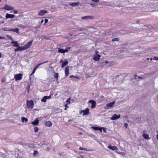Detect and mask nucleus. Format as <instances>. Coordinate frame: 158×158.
<instances>
[{
    "mask_svg": "<svg viewBox=\"0 0 158 158\" xmlns=\"http://www.w3.org/2000/svg\"><path fill=\"white\" fill-rule=\"evenodd\" d=\"M1 1V0H0V2Z\"/></svg>",
    "mask_w": 158,
    "mask_h": 158,
    "instance_id": "680f3d73",
    "label": "nucleus"
},
{
    "mask_svg": "<svg viewBox=\"0 0 158 158\" xmlns=\"http://www.w3.org/2000/svg\"><path fill=\"white\" fill-rule=\"evenodd\" d=\"M68 51V49H65L64 50V53L66 52H67Z\"/></svg>",
    "mask_w": 158,
    "mask_h": 158,
    "instance_id": "c03bdc74",
    "label": "nucleus"
},
{
    "mask_svg": "<svg viewBox=\"0 0 158 158\" xmlns=\"http://www.w3.org/2000/svg\"><path fill=\"white\" fill-rule=\"evenodd\" d=\"M66 102L67 103H68V104L70 103V98H69L68 99L66 100Z\"/></svg>",
    "mask_w": 158,
    "mask_h": 158,
    "instance_id": "f704fd0d",
    "label": "nucleus"
},
{
    "mask_svg": "<svg viewBox=\"0 0 158 158\" xmlns=\"http://www.w3.org/2000/svg\"><path fill=\"white\" fill-rule=\"evenodd\" d=\"M94 18V17L92 16H86L82 17L81 19H93Z\"/></svg>",
    "mask_w": 158,
    "mask_h": 158,
    "instance_id": "4468645a",
    "label": "nucleus"
},
{
    "mask_svg": "<svg viewBox=\"0 0 158 158\" xmlns=\"http://www.w3.org/2000/svg\"><path fill=\"white\" fill-rule=\"evenodd\" d=\"M119 38H114L112 39V41H119Z\"/></svg>",
    "mask_w": 158,
    "mask_h": 158,
    "instance_id": "bb28decb",
    "label": "nucleus"
},
{
    "mask_svg": "<svg viewBox=\"0 0 158 158\" xmlns=\"http://www.w3.org/2000/svg\"><path fill=\"white\" fill-rule=\"evenodd\" d=\"M89 102L91 103V108L93 109L96 107V102L95 101L93 100H89Z\"/></svg>",
    "mask_w": 158,
    "mask_h": 158,
    "instance_id": "9b49d317",
    "label": "nucleus"
},
{
    "mask_svg": "<svg viewBox=\"0 0 158 158\" xmlns=\"http://www.w3.org/2000/svg\"><path fill=\"white\" fill-rule=\"evenodd\" d=\"M80 113L81 114L82 112H83V115H87L89 114V110L88 108H86L85 110H81Z\"/></svg>",
    "mask_w": 158,
    "mask_h": 158,
    "instance_id": "423d86ee",
    "label": "nucleus"
},
{
    "mask_svg": "<svg viewBox=\"0 0 158 158\" xmlns=\"http://www.w3.org/2000/svg\"><path fill=\"white\" fill-rule=\"evenodd\" d=\"M4 30L5 31H11V28H10L9 27H5L4 28Z\"/></svg>",
    "mask_w": 158,
    "mask_h": 158,
    "instance_id": "a878e982",
    "label": "nucleus"
},
{
    "mask_svg": "<svg viewBox=\"0 0 158 158\" xmlns=\"http://www.w3.org/2000/svg\"><path fill=\"white\" fill-rule=\"evenodd\" d=\"M68 48H69H69H70V47H69Z\"/></svg>",
    "mask_w": 158,
    "mask_h": 158,
    "instance_id": "bf43d9fd",
    "label": "nucleus"
},
{
    "mask_svg": "<svg viewBox=\"0 0 158 158\" xmlns=\"http://www.w3.org/2000/svg\"><path fill=\"white\" fill-rule=\"evenodd\" d=\"M102 129H103V131L104 132H106V129L104 127H102Z\"/></svg>",
    "mask_w": 158,
    "mask_h": 158,
    "instance_id": "a18cd8bd",
    "label": "nucleus"
},
{
    "mask_svg": "<svg viewBox=\"0 0 158 158\" xmlns=\"http://www.w3.org/2000/svg\"><path fill=\"white\" fill-rule=\"evenodd\" d=\"M66 109V107H65V109H65H65Z\"/></svg>",
    "mask_w": 158,
    "mask_h": 158,
    "instance_id": "052dcab7",
    "label": "nucleus"
},
{
    "mask_svg": "<svg viewBox=\"0 0 158 158\" xmlns=\"http://www.w3.org/2000/svg\"><path fill=\"white\" fill-rule=\"evenodd\" d=\"M5 81H6V79L5 78H3L1 80L2 82H5Z\"/></svg>",
    "mask_w": 158,
    "mask_h": 158,
    "instance_id": "ea45409f",
    "label": "nucleus"
},
{
    "mask_svg": "<svg viewBox=\"0 0 158 158\" xmlns=\"http://www.w3.org/2000/svg\"><path fill=\"white\" fill-rule=\"evenodd\" d=\"M157 133L158 134V131H157ZM156 138H157V140H158V135H156Z\"/></svg>",
    "mask_w": 158,
    "mask_h": 158,
    "instance_id": "de8ad7c7",
    "label": "nucleus"
},
{
    "mask_svg": "<svg viewBox=\"0 0 158 158\" xmlns=\"http://www.w3.org/2000/svg\"><path fill=\"white\" fill-rule=\"evenodd\" d=\"M92 1L98 2H99V0H92Z\"/></svg>",
    "mask_w": 158,
    "mask_h": 158,
    "instance_id": "4c0bfd02",
    "label": "nucleus"
},
{
    "mask_svg": "<svg viewBox=\"0 0 158 158\" xmlns=\"http://www.w3.org/2000/svg\"><path fill=\"white\" fill-rule=\"evenodd\" d=\"M153 60H158V57L156 56L154 57L153 58Z\"/></svg>",
    "mask_w": 158,
    "mask_h": 158,
    "instance_id": "e433bc0d",
    "label": "nucleus"
},
{
    "mask_svg": "<svg viewBox=\"0 0 158 158\" xmlns=\"http://www.w3.org/2000/svg\"><path fill=\"white\" fill-rule=\"evenodd\" d=\"M6 37L10 40L12 41H13V38L10 35H7Z\"/></svg>",
    "mask_w": 158,
    "mask_h": 158,
    "instance_id": "c85d7f7f",
    "label": "nucleus"
},
{
    "mask_svg": "<svg viewBox=\"0 0 158 158\" xmlns=\"http://www.w3.org/2000/svg\"><path fill=\"white\" fill-rule=\"evenodd\" d=\"M44 21V20L43 19H42L41 21V23H42Z\"/></svg>",
    "mask_w": 158,
    "mask_h": 158,
    "instance_id": "8fccbe9b",
    "label": "nucleus"
},
{
    "mask_svg": "<svg viewBox=\"0 0 158 158\" xmlns=\"http://www.w3.org/2000/svg\"><path fill=\"white\" fill-rule=\"evenodd\" d=\"M18 51V49H17V48L15 49V50H14V51H15V52H17V51Z\"/></svg>",
    "mask_w": 158,
    "mask_h": 158,
    "instance_id": "49530a36",
    "label": "nucleus"
},
{
    "mask_svg": "<svg viewBox=\"0 0 158 158\" xmlns=\"http://www.w3.org/2000/svg\"><path fill=\"white\" fill-rule=\"evenodd\" d=\"M33 40H31V41L27 43L25 45L23 46L25 50L29 48L31 46L32 44Z\"/></svg>",
    "mask_w": 158,
    "mask_h": 158,
    "instance_id": "7ed1b4c3",
    "label": "nucleus"
},
{
    "mask_svg": "<svg viewBox=\"0 0 158 158\" xmlns=\"http://www.w3.org/2000/svg\"><path fill=\"white\" fill-rule=\"evenodd\" d=\"M47 12V10H41L38 12V15L39 16H43L45 15Z\"/></svg>",
    "mask_w": 158,
    "mask_h": 158,
    "instance_id": "0eeeda50",
    "label": "nucleus"
},
{
    "mask_svg": "<svg viewBox=\"0 0 158 158\" xmlns=\"http://www.w3.org/2000/svg\"><path fill=\"white\" fill-rule=\"evenodd\" d=\"M0 38H2V37H0Z\"/></svg>",
    "mask_w": 158,
    "mask_h": 158,
    "instance_id": "e2e57ef3",
    "label": "nucleus"
},
{
    "mask_svg": "<svg viewBox=\"0 0 158 158\" xmlns=\"http://www.w3.org/2000/svg\"><path fill=\"white\" fill-rule=\"evenodd\" d=\"M17 48L18 51L25 50L23 46V47H21L19 45Z\"/></svg>",
    "mask_w": 158,
    "mask_h": 158,
    "instance_id": "b1692460",
    "label": "nucleus"
},
{
    "mask_svg": "<svg viewBox=\"0 0 158 158\" xmlns=\"http://www.w3.org/2000/svg\"><path fill=\"white\" fill-rule=\"evenodd\" d=\"M79 158H84L83 156H80V157H79Z\"/></svg>",
    "mask_w": 158,
    "mask_h": 158,
    "instance_id": "09e8293b",
    "label": "nucleus"
},
{
    "mask_svg": "<svg viewBox=\"0 0 158 158\" xmlns=\"http://www.w3.org/2000/svg\"><path fill=\"white\" fill-rule=\"evenodd\" d=\"M108 148H109L110 149H111L112 150L115 151L117 150H118V148L116 146H111L110 145L109 146H108Z\"/></svg>",
    "mask_w": 158,
    "mask_h": 158,
    "instance_id": "f3484780",
    "label": "nucleus"
},
{
    "mask_svg": "<svg viewBox=\"0 0 158 158\" xmlns=\"http://www.w3.org/2000/svg\"><path fill=\"white\" fill-rule=\"evenodd\" d=\"M65 106H66V107H67V108H68V107L67 106V105L66 104H65Z\"/></svg>",
    "mask_w": 158,
    "mask_h": 158,
    "instance_id": "603ef678",
    "label": "nucleus"
},
{
    "mask_svg": "<svg viewBox=\"0 0 158 158\" xmlns=\"http://www.w3.org/2000/svg\"><path fill=\"white\" fill-rule=\"evenodd\" d=\"M79 149L80 150H86L87 149L85 148H84L83 147H80L79 148Z\"/></svg>",
    "mask_w": 158,
    "mask_h": 158,
    "instance_id": "72a5a7b5",
    "label": "nucleus"
},
{
    "mask_svg": "<svg viewBox=\"0 0 158 158\" xmlns=\"http://www.w3.org/2000/svg\"><path fill=\"white\" fill-rule=\"evenodd\" d=\"M39 123V121L38 118H36L35 120L31 123V124H33L34 126L37 125Z\"/></svg>",
    "mask_w": 158,
    "mask_h": 158,
    "instance_id": "aec40b11",
    "label": "nucleus"
},
{
    "mask_svg": "<svg viewBox=\"0 0 158 158\" xmlns=\"http://www.w3.org/2000/svg\"><path fill=\"white\" fill-rule=\"evenodd\" d=\"M150 59L151 60H152V58H151Z\"/></svg>",
    "mask_w": 158,
    "mask_h": 158,
    "instance_id": "4d7b16f0",
    "label": "nucleus"
},
{
    "mask_svg": "<svg viewBox=\"0 0 158 158\" xmlns=\"http://www.w3.org/2000/svg\"><path fill=\"white\" fill-rule=\"evenodd\" d=\"M59 73H55L54 77L56 79V80H58V78L59 77Z\"/></svg>",
    "mask_w": 158,
    "mask_h": 158,
    "instance_id": "c756f323",
    "label": "nucleus"
},
{
    "mask_svg": "<svg viewBox=\"0 0 158 158\" xmlns=\"http://www.w3.org/2000/svg\"><path fill=\"white\" fill-rule=\"evenodd\" d=\"M14 14H17L18 13V11L16 10H14Z\"/></svg>",
    "mask_w": 158,
    "mask_h": 158,
    "instance_id": "79ce46f5",
    "label": "nucleus"
},
{
    "mask_svg": "<svg viewBox=\"0 0 158 158\" xmlns=\"http://www.w3.org/2000/svg\"><path fill=\"white\" fill-rule=\"evenodd\" d=\"M147 59L148 60H149V58H147Z\"/></svg>",
    "mask_w": 158,
    "mask_h": 158,
    "instance_id": "6e6d98bb",
    "label": "nucleus"
},
{
    "mask_svg": "<svg viewBox=\"0 0 158 158\" xmlns=\"http://www.w3.org/2000/svg\"><path fill=\"white\" fill-rule=\"evenodd\" d=\"M21 119L22 122L23 123H24V122L25 123H27L28 121L27 118H25L24 117H23L21 118Z\"/></svg>",
    "mask_w": 158,
    "mask_h": 158,
    "instance_id": "393cba45",
    "label": "nucleus"
},
{
    "mask_svg": "<svg viewBox=\"0 0 158 158\" xmlns=\"http://www.w3.org/2000/svg\"><path fill=\"white\" fill-rule=\"evenodd\" d=\"M2 56V54L0 52V58H1Z\"/></svg>",
    "mask_w": 158,
    "mask_h": 158,
    "instance_id": "864d4df0",
    "label": "nucleus"
},
{
    "mask_svg": "<svg viewBox=\"0 0 158 158\" xmlns=\"http://www.w3.org/2000/svg\"><path fill=\"white\" fill-rule=\"evenodd\" d=\"M51 95H50L49 96H47V99H48L50 98H51Z\"/></svg>",
    "mask_w": 158,
    "mask_h": 158,
    "instance_id": "37998d69",
    "label": "nucleus"
},
{
    "mask_svg": "<svg viewBox=\"0 0 158 158\" xmlns=\"http://www.w3.org/2000/svg\"><path fill=\"white\" fill-rule=\"evenodd\" d=\"M47 99V96H45L41 99V101L42 102H45Z\"/></svg>",
    "mask_w": 158,
    "mask_h": 158,
    "instance_id": "cd10ccee",
    "label": "nucleus"
},
{
    "mask_svg": "<svg viewBox=\"0 0 158 158\" xmlns=\"http://www.w3.org/2000/svg\"><path fill=\"white\" fill-rule=\"evenodd\" d=\"M4 9L5 10H13L14 9V8L13 7L10 6L8 5H6L4 7Z\"/></svg>",
    "mask_w": 158,
    "mask_h": 158,
    "instance_id": "1a4fd4ad",
    "label": "nucleus"
},
{
    "mask_svg": "<svg viewBox=\"0 0 158 158\" xmlns=\"http://www.w3.org/2000/svg\"><path fill=\"white\" fill-rule=\"evenodd\" d=\"M95 55H94V57H93V59L96 61L99 60L100 58L101 55L99 54H97L98 53V52L97 51H96Z\"/></svg>",
    "mask_w": 158,
    "mask_h": 158,
    "instance_id": "f03ea898",
    "label": "nucleus"
},
{
    "mask_svg": "<svg viewBox=\"0 0 158 158\" xmlns=\"http://www.w3.org/2000/svg\"><path fill=\"white\" fill-rule=\"evenodd\" d=\"M68 149H69V148H69V147H68Z\"/></svg>",
    "mask_w": 158,
    "mask_h": 158,
    "instance_id": "13d9d810",
    "label": "nucleus"
},
{
    "mask_svg": "<svg viewBox=\"0 0 158 158\" xmlns=\"http://www.w3.org/2000/svg\"><path fill=\"white\" fill-rule=\"evenodd\" d=\"M115 103V102H110L109 103H108L106 104V106L105 107V109H108V107H113V106L114 105Z\"/></svg>",
    "mask_w": 158,
    "mask_h": 158,
    "instance_id": "ddd939ff",
    "label": "nucleus"
},
{
    "mask_svg": "<svg viewBox=\"0 0 158 158\" xmlns=\"http://www.w3.org/2000/svg\"><path fill=\"white\" fill-rule=\"evenodd\" d=\"M73 77L75 78L80 79V78L77 76H74L73 75H70V78H73Z\"/></svg>",
    "mask_w": 158,
    "mask_h": 158,
    "instance_id": "473e14b6",
    "label": "nucleus"
},
{
    "mask_svg": "<svg viewBox=\"0 0 158 158\" xmlns=\"http://www.w3.org/2000/svg\"><path fill=\"white\" fill-rule=\"evenodd\" d=\"M92 128L95 130H98L101 131H102V128L98 127H93Z\"/></svg>",
    "mask_w": 158,
    "mask_h": 158,
    "instance_id": "a211bd4d",
    "label": "nucleus"
},
{
    "mask_svg": "<svg viewBox=\"0 0 158 158\" xmlns=\"http://www.w3.org/2000/svg\"><path fill=\"white\" fill-rule=\"evenodd\" d=\"M15 17V15H14L10 14L8 13L6 14V19L9 18H13Z\"/></svg>",
    "mask_w": 158,
    "mask_h": 158,
    "instance_id": "2eb2a0df",
    "label": "nucleus"
},
{
    "mask_svg": "<svg viewBox=\"0 0 158 158\" xmlns=\"http://www.w3.org/2000/svg\"><path fill=\"white\" fill-rule=\"evenodd\" d=\"M45 125L48 127H50L52 126V123L51 121H46L44 122Z\"/></svg>",
    "mask_w": 158,
    "mask_h": 158,
    "instance_id": "dca6fc26",
    "label": "nucleus"
},
{
    "mask_svg": "<svg viewBox=\"0 0 158 158\" xmlns=\"http://www.w3.org/2000/svg\"><path fill=\"white\" fill-rule=\"evenodd\" d=\"M11 31H12L14 32H15L17 33L18 34L19 33V29L17 28H16L15 29H12L11 30Z\"/></svg>",
    "mask_w": 158,
    "mask_h": 158,
    "instance_id": "5701e85b",
    "label": "nucleus"
},
{
    "mask_svg": "<svg viewBox=\"0 0 158 158\" xmlns=\"http://www.w3.org/2000/svg\"><path fill=\"white\" fill-rule=\"evenodd\" d=\"M39 128L38 127H34V131L35 132H36L38 131L39 130Z\"/></svg>",
    "mask_w": 158,
    "mask_h": 158,
    "instance_id": "2f4dec72",
    "label": "nucleus"
},
{
    "mask_svg": "<svg viewBox=\"0 0 158 158\" xmlns=\"http://www.w3.org/2000/svg\"><path fill=\"white\" fill-rule=\"evenodd\" d=\"M142 136L143 138L145 139H149V135L147 134L144 133L143 134Z\"/></svg>",
    "mask_w": 158,
    "mask_h": 158,
    "instance_id": "4be33fe9",
    "label": "nucleus"
},
{
    "mask_svg": "<svg viewBox=\"0 0 158 158\" xmlns=\"http://www.w3.org/2000/svg\"><path fill=\"white\" fill-rule=\"evenodd\" d=\"M48 62V61H45L42 63H40L38 64H37L34 68L32 72V74H34L35 72L36 69L38 68V67L40 65L43 64H45V63H47Z\"/></svg>",
    "mask_w": 158,
    "mask_h": 158,
    "instance_id": "20e7f679",
    "label": "nucleus"
},
{
    "mask_svg": "<svg viewBox=\"0 0 158 158\" xmlns=\"http://www.w3.org/2000/svg\"><path fill=\"white\" fill-rule=\"evenodd\" d=\"M128 124L127 123H125L124 124V126L126 128H127V127Z\"/></svg>",
    "mask_w": 158,
    "mask_h": 158,
    "instance_id": "a19ab883",
    "label": "nucleus"
},
{
    "mask_svg": "<svg viewBox=\"0 0 158 158\" xmlns=\"http://www.w3.org/2000/svg\"><path fill=\"white\" fill-rule=\"evenodd\" d=\"M69 66L66 67L64 69L65 77H67L69 75Z\"/></svg>",
    "mask_w": 158,
    "mask_h": 158,
    "instance_id": "9d476101",
    "label": "nucleus"
},
{
    "mask_svg": "<svg viewBox=\"0 0 158 158\" xmlns=\"http://www.w3.org/2000/svg\"><path fill=\"white\" fill-rule=\"evenodd\" d=\"M32 74V73H31V74L30 75V76H31L33 74Z\"/></svg>",
    "mask_w": 158,
    "mask_h": 158,
    "instance_id": "5fc2aeb1",
    "label": "nucleus"
},
{
    "mask_svg": "<svg viewBox=\"0 0 158 158\" xmlns=\"http://www.w3.org/2000/svg\"><path fill=\"white\" fill-rule=\"evenodd\" d=\"M120 115H117L116 114H114L112 116L111 118V119L112 120H116L117 119H118L120 118Z\"/></svg>",
    "mask_w": 158,
    "mask_h": 158,
    "instance_id": "f8f14e48",
    "label": "nucleus"
},
{
    "mask_svg": "<svg viewBox=\"0 0 158 158\" xmlns=\"http://www.w3.org/2000/svg\"><path fill=\"white\" fill-rule=\"evenodd\" d=\"M11 44H14L13 46L16 47H18L19 45V44L17 41H12V42H11Z\"/></svg>",
    "mask_w": 158,
    "mask_h": 158,
    "instance_id": "6ab92c4d",
    "label": "nucleus"
},
{
    "mask_svg": "<svg viewBox=\"0 0 158 158\" xmlns=\"http://www.w3.org/2000/svg\"><path fill=\"white\" fill-rule=\"evenodd\" d=\"M58 52L60 53H64V50L61 48H59Z\"/></svg>",
    "mask_w": 158,
    "mask_h": 158,
    "instance_id": "7c9ffc66",
    "label": "nucleus"
},
{
    "mask_svg": "<svg viewBox=\"0 0 158 158\" xmlns=\"http://www.w3.org/2000/svg\"><path fill=\"white\" fill-rule=\"evenodd\" d=\"M83 29V28H81L80 29H79V31H82V30Z\"/></svg>",
    "mask_w": 158,
    "mask_h": 158,
    "instance_id": "3c124183",
    "label": "nucleus"
},
{
    "mask_svg": "<svg viewBox=\"0 0 158 158\" xmlns=\"http://www.w3.org/2000/svg\"><path fill=\"white\" fill-rule=\"evenodd\" d=\"M27 106L28 108H32L33 106L34 105V102L32 100L30 101L28 100H27Z\"/></svg>",
    "mask_w": 158,
    "mask_h": 158,
    "instance_id": "f257e3e1",
    "label": "nucleus"
},
{
    "mask_svg": "<svg viewBox=\"0 0 158 158\" xmlns=\"http://www.w3.org/2000/svg\"><path fill=\"white\" fill-rule=\"evenodd\" d=\"M23 75L21 73L16 74L15 75V80H20L22 77Z\"/></svg>",
    "mask_w": 158,
    "mask_h": 158,
    "instance_id": "39448f33",
    "label": "nucleus"
},
{
    "mask_svg": "<svg viewBox=\"0 0 158 158\" xmlns=\"http://www.w3.org/2000/svg\"><path fill=\"white\" fill-rule=\"evenodd\" d=\"M37 153H38V151L36 150H35L34 152L33 155L35 156Z\"/></svg>",
    "mask_w": 158,
    "mask_h": 158,
    "instance_id": "c9c22d12",
    "label": "nucleus"
},
{
    "mask_svg": "<svg viewBox=\"0 0 158 158\" xmlns=\"http://www.w3.org/2000/svg\"><path fill=\"white\" fill-rule=\"evenodd\" d=\"M79 2L69 3V4L72 6H78L79 5Z\"/></svg>",
    "mask_w": 158,
    "mask_h": 158,
    "instance_id": "412c9836",
    "label": "nucleus"
},
{
    "mask_svg": "<svg viewBox=\"0 0 158 158\" xmlns=\"http://www.w3.org/2000/svg\"><path fill=\"white\" fill-rule=\"evenodd\" d=\"M48 19H45V23H44V24H46L47 23H48Z\"/></svg>",
    "mask_w": 158,
    "mask_h": 158,
    "instance_id": "58836bf2",
    "label": "nucleus"
},
{
    "mask_svg": "<svg viewBox=\"0 0 158 158\" xmlns=\"http://www.w3.org/2000/svg\"><path fill=\"white\" fill-rule=\"evenodd\" d=\"M63 62V60H61L60 61V63H62V64L61 65V67L62 68H64L65 66L67 65L68 64V62L67 60H66V59Z\"/></svg>",
    "mask_w": 158,
    "mask_h": 158,
    "instance_id": "6e6552de",
    "label": "nucleus"
}]
</instances>
